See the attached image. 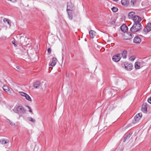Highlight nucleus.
I'll list each match as a JSON object with an SVG mask.
<instances>
[{"mask_svg":"<svg viewBox=\"0 0 151 151\" xmlns=\"http://www.w3.org/2000/svg\"><path fill=\"white\" fill-rule=\"evenodd\" d=\"M13 110L15 112L18 114L19 115H21V116L25 113V110L24 108L21 105H19Z\"/></svg>","mask_w":151,"mask_h":151,"instance_id":"1","label":"nucleus"},{"mask_svg":"<svg viewBox=\"0 0 151 151\" xmlns=\"http://www.w3.org/2000/svg\"><path fill=\"white\" fill-rule=\"evenodd\" d=\"M141 24H134L130 28V30L132 32H136L139 31L142 28Z\"/></svg>","mask_w":151,"mask_h":151,"instance_id":"2","label":"nucleus"},{"mask_svg":"<svg viewBox=\"0 0 151 151\" xmlns=\"http://www.w3.org/2000/svg\"><path fill=\"white\" fill-rule=\"evenodd\" d=\"M122 65H124L125 68L127 70H131L133 68V65L132 63L128 62H124L122 63Z\"/></svg>","mask_w":151,"mask_h":151,"instance_id":"3","label":"nucleus"},{"mask_svg":"<svg viewBox=\"0 0 151 151\" xmlns=\"http://www.w3.org/2000/svg\"><path fill=\"white\" fill-rule=\"evenodd\" d=\"M142 115L141 113H138L134 117L132 121V123L135 124L138 122L141 119Z\"/></svg>","mask_w":151,"mask_h":151,"instance_id":"4","label":"nucleus"},{"mask_svg":"<svg viewBox=\"0 0 151 151\" xmlns=\"http://www.w3.org/2000/svg\"><path fill=\"white\" fill-rule=\"evenodd\" d=\"M71 8L70 6V5L68 4L67 11L68 12V15L69 19L70 20H72L73 18V16L72 14V10H71Z\"/></svg>","mask_w":151,"mask_h":151,"instance_id":"5","label":"nucleus"},{"mask_svg":"<svg viewBox=\"0 0 151 151\" xmlns=\"http://www.w3.org/2000/svg\"><path fill=\"white\" fill-rule=\"evenodd\" d=\"M132 20L134 22V24H141L140 22L142 20L141 18L138 16H134Z\"/></svg>","mask_w":151,"mask_h":151,"instance_id":"6","label":"nucleus"},{"mask_svg":"<svg viewBox=\"0 0 151 151\" xmlns=\"http://www.w3.org/2000/svg\"><path fill=\"white\" fill-rule=\"evenodd\" d=\"M151 30V23H148L143 29V31L145 33H147Z\"/></svg>","mask_w":151,"mask_h":151,"instance_id":"7","label":"nucleus"},{"mask_svg":"<svg viewBox=\"0 0 151 151\" xmlns=\"http://www.w3.org/2000/svg\"><path fill=\"white\" fill-rule=\"evenodd\" d=\"M120 55V54H119L114 55L112 58L113 60L116 62H118L121 59Z\"/></svg>","mask_w":151,"mask_h":151,"instance_id":"8","label":"nucleus"},{"mask_svg":"<svg viewBox=\"0 0 151 151\" xmlns=\"http://www.w3.org/2000/svg\"><path fill=\"white\" fill-rule=\"evenodd\" d=\"M20 93L21 96L25 97L26 99L30 101H32L31 98L27 94L22 92H20Z\"/></svg>","mask_w":151,"mask_h":151,"instance_id":"9","label":"nucleus"},{"mask_svg":"<svg viewBox=\"0 0 151 151\" xmlns=\"http://www.w3.org/2000/svg\"><path fill=\"white\" fill-rule=\"evenodd\" d=\"M147 103H144L142 105L141 110L142 111L145 113H147Z\"/></svg>","mask_w":151,"mask_h":151,"instance_id":"10","label":"nucleus"},{"mask_svg":"<svg viewBox=\"0 0 151 151\" xmlns=\"http://www.w3.org/2000/svg\"><path fill=\"white\" fill-rule=\"evenodd\" d=\"M22 55L23 58L27 59L28 58V55L27 50L24 49L23 52H22Z\"/></svg>","mask_w":151,"mask_h":151,"instance_id":"11","label":"nucleus"},{"mask_svg":"<svg viewBox=\"0 0 151 151\" xmlns=\"http://www.w3.org/2000/svg\"><path fill=\"white\" fill-rule=\"evenodd\" d=\"M120 29L122 32H125L128 30V28L125 24H123L120 27Z\"/></svg>","mask_w":151,"mask_h":151,"instance_id":"12","label":"nucleus"},{"mask_svg":"<svg viewBox=\"0 0 151 151\" xmlns=\"http://www.w3.org/2000/svg\"><path fill=\"white\" fill-rule=\"evenodd\" d=\"M141 42V39L138 36H137L134 37L133 40L134 43H139Z\"/></svg>","mask_w":151,"mask_h":151,"instance_id":"13","label":"nucleus"},{"mask_svg":"<svg viewBox=\"0 0 151 151\" xmlns=\"http://www.w3.org/2000/svg\"><path fill=\"white\" fill-rule=\"evenodd\" d=\"M41 83L40 81H37L34 83L33 86L35 88H38L40 84Z\"/></svg>","mask_w":151,"mask_h":151,"instance_id":"14","label":"nucleus"},{"mask_svg":"<svg viewBox=\"0 0 151 151\" xmlns=\"http://www.w3.org/2000/svg\"><path fill=\"white\" fill-rule=\"evenodd\" d=\"M136 15H135V13L133 12H130L128 14V17L129 19H133V18Z\"/></svg>","mask_w":151,"mask_h":151,"instance_id":"15","label":"nucleus"},{"mask_svg":"<svg viewBox=\"0 0 151 151\" xmlns=\"http://www.w3.org/2000/svg\"><path fill=\"white\" fill-rule=\"evenodd\" d=\"M57 61V60L56 58H52V61L51 63L50 64V65L53 67L55 65Z\"/></svg>","mask_w":151,"mask_h":151,"instance_id":"16","label":"nucleus"},{"mask_svg":"<svg viewBox=\"0 0 151 151\" xmlns=\"http://www.w3.org/2000/svg\"><path fill=\"white\" fill-rule=\"evenodd\" d=\"M89 34L91 37V38H94V37L96 36V32L93 30H91L89 32Z\"/></svg>","mask_w":151,"mask_h":151,"instance_id":"17","label":"nucleus"},{"mask_svg":"<svg viewBox=\"0 0 151 151\" xmlns=\"http://www.w3.org/2000/svg\"><path fill=\"white\" fill-rule=\"evenodd\" d=\"M9 140L5 139H2L0 140V143L2 144H5L9 143Z\"/></svg>","mask_w":151,"mask_h":151,"instance_id":"18","label":"nucleus"},{"mask_svg":"<svg viewBox=\"0 0 151 151\" xmlns=\"http://www.w3.org/2000/svg\"><path fill=\"white\" fill-rule=\"evenodd\" d=\"M140 63L139 62H136L134 65V67L136 69H139L140 68Z\"/></svg>","mask_w":151,"mask_h":151,"instance_id":"19","label":"nucleus"},{"mask_svg":"<svg viewBox=\"0 0 151 151\" xmlns=\"http://www.w3.org/2000/svg\"><path fill=\"white\" fill-rule=\"evenodd\" d=\"M121 2L122 4L127 6L128 4L129 1L128 0H122Z\"/></svg>","mask_w":151,"mask_h":151,"instance_id":"20","label":"nucleus"},{"mask_svg":"<svg viewBox=\"0 0 151 151\" xmlns=\"http://www.w3.org/2000/svg\"><path fill=\"white\" fill-rule=\"evenodd\" d=\"M127 52L126 50H124L122 53V57L124 58H126L127 57Z\"/></svg>","mask_w":151,"mask_h":151,"instance_id":"21","label":"nucleus"},{"mask_svg":"<svg viewBox=\"0 0 151 151\" xmlns=\"http://www.w3.org/2000/svg\"><path fill=\"white\" fill-rule=\"evenodd\" d=\"M3 90L6 92H7L9 91V87L7 86L4 85L3 87Z\"/></svg>","mask_w":151,"mask_h":151,"instance_id":"22","label":"nucleus"},{"mask_svg":"<svg viewBox=\"0 0 151 151\" xmlns=\"http://www.w3.org/2000/svg\"><path fill=\"white\" fill-rule=\"evenodd\" d=\"M127 34L128 35L129 37L126 39V40H130L133 37L132 36L133 35L132 33H128Z\"/></svg>","mask_w":151,"mask_h":151,"instance_id":"23","label":"nucleus"},{"mask_svg":"<svg viewBox=\"0 0 151 151\" xmlns=\"http://www.w3.org/2000/svg\"><path fill=\"white\" fill-rule=\"evenodd\" d=\"M132 134H129L128 135H127L126 136L124 137V139L123 142H124L127 139H128L131 137Z\"/></svg>","mask_w":151,"mask_h":151,"instance_id":"24","label":"nucleus"},{"mask_svg":"<svg viewBox=\"0 0 151 151\" xmlns=\"http://www.w3.org/2000/svg\"><path fill=\"white\" fill-rule=\"evenodd\" d=\"M3 21L5 23L7 22L8 24L10 26L11 25V23L9 22V20L6 19L4 18L3 19Z\"/></svg>","mask_w":151,"mask_h":151,"instance_id":"25","label":"nucleus"},{"mask_svg":"<svg viewBox=\"0 0 151 151\" xmlns=\"http://www.w3.org/2000/svg\"><path fill=\"white\" fill-rule=\"evenodd\" d=\"M7 122L10 124L11 126H13L15 125V124L13 123L12 122L10 121L9 119H7Z\"/></svg>","mask_w":151,"mask_h":151,"instance_id":"26","label":"nucleus"},{"mask_svg":"<svg viewBox=\"0 0 151 151\" xmlns=\"http://www.w3.org/2000/svg\"><path fill=\"white\" fill-rule=\"evenodd\" d=\"M111 10L113 12H116L117 11L118 9L115 7H114L111 8Z\"/></svg>","mask_w":151,"mask_h":151,"instance_id":"27","label":"nucleus"},{"mask_svg":"<svg viewBox=\"0 0 151 151\" xmlns=\"http://www.w3.org/2000/svg\"><path fill=\"white\" fill-rule=\"evenodd\" d=\"M28 120L32 122H35V120L34 119L32 118L31 117H29L28 118Z\"/></svg>","mask_w":151,"mask_h":151,"instance_id":"28","label":"nucleus"},{"mask_svg":"<svg viewBox=\"0 0 151 151\" xmlns=\"http://www.w3.org/2000/svg\"><path fill=\"white\" fill-rule=\"evenodd\" d=\"M135 59L134 56H132L129 58V59L130 61H133Z\"/></svg>","mask_w":151,"mask_h":151,"instance_id":"29","label":"nucleus"},{"mask_svg":"<svg viewBox=\"0 0 151 151\" xmlns=\"http://www.w3.org/2000/svg\"><path fill=\"white\" fill-rule=\"evenodd\" d=\"M137 1L136 0H131V4L133 5L134 4L136 3Z\"/></svg>","mask_w":151,"mask_h":151,"instance_id":"30","label":"nucleus"},{"mask_svg":"<svg viewBox=\"0 0 151 151\" xmlns=\"http://www.w3.org/2000/svg\"><path fill=\"white\" fill-rule=\"evenodd\" d=\"M12 43L15 47H16L17 46V44L16 43V42H15V41H12Z\"/></svg>","mask_w":151,"mask_h":151,"instance_id":"31","label":"nucleus"},{"mask_svg":"<svg viewBox=\"0 0 151 151\" xmlns=\"http://www.w3.org/2000/svg\"><path fill=\"white\" fill-rule=\"evenodd\" d=\"M147 101L149 103L151 104V97L148 99Z\"/></svg>","mask_w":151,"mask_h":151,"instance_id":"32","label":"nucleus"},{"mask_svg":"<svg viewBox=\"0 0 151 151\" xmlns=\"http://www.w3.org/2000/svg\"><path fill=\"white\" fill-rule=\"evenodd\" d=\"M47 52L49 53H51V50L50 48H49L47 49Z\"/></svg>","mask_w":151,"mask_h":151,"instance_id":"33","label":"nucleus"},{"mask_svg":"<svg viewBox=\"0 0 151 151\" xmlns=\"http://www.w3.org/2000/svg\"><path fill=\"white\" fill-rule=\"evenodd\" d=\"M29 112L31 113L32 114H33V113L32 112V110L31 109H29Z\"/></svg>","mask_w":151,"mask_h":151,"instance_id":"34","label":"nucleus"},{"mask_svg":"<svg viewBox=\"0 0 151 151\" xmlns=\"http://www.w3.org/2000/svg\"><path fill=\"white\" fill-rule=\"evenodd\" d=\"M16 68L17 69H19V66H16Z\"/></svg>","mask_w":151,"mask_h":151,"instance_id":"35","label":"nucleus"},{"mask_svg":"<svg viewBox=\"0 0 151 151\" xmlns=\"http://www.w3.org/2000/svg\"><path fill=\"white\" fill-rule=\"evenodd\" d=\"M26 106L29 109H31L30 107L29 106Z\"/></svg>","mask_w":151,"mask_h":151,"instance_id":"36","label":"nucleus"},{"mask_svg":"<svg viewBox=\"0 0 151 151\" xmlns=\"http://www.w3.org/2000/svg\"><path fill=\"white\" fill-rule=\"evenodd\" d=\"M17 0H10V1H11L12 2H15Z\"/></svg>","mask_w":151,"mask_h":151,"instance_id":"37","label":"nucleus"},{"mask_svg":"<svg viewBox=\"0 0 151 151\" xmlns=\"http://www.w3.org/2000/svg\"><path fill=\"white\" fill-rule=\"evenodd\" d=\"M115 23V22H112L111 24H114Z\"/></svg>","mask_w":151,"mask_h":151,"instance_id":"38","label":"nucleus"},{"mask_svg":"<svg viewBox=\"0 0 151 151\" xmlns=\"http://www.w3.org/2000/svg\"><path fill=\"white\" fill-rule=\"evenodd\" d=\"M63 53L62 54V60H63Z\"/></svg>","mask_w":151,"mask_h":151,"instance_id":"39","label":"nucleus"},{"mask_svg":"<svg viewBox=\"0 0 151 151\" xmlns=\"http://www.w3.org/2000/svg\"><path fill=\"white\" fill-rule=\"evenodd\" d=\"M24 39V37H21L20 38V39H21V40H22V39Z\"/></svg>","mask_w":151,"mask_h":151,"instance_id":"40","label":"nucleus"},{"mask_svg":"<svg viewBox=\"0 0 151 151\" xmlns=\"http://www.w3.org/2000/svg\"><path fill=\"white\" fill-rule=\"evenodd\" d=\"M26 45H29V43L27 44V41L26 42Z\"/></svg>","mask_w":151,"mask_h":151,"instance_id":"41","label":"nucleus"},{"mask_svg":"<svg viewBox=\"0 0 151 151\" xmlns=\"http://www.w3.org/2000/svg\"><path fill=\"white\" fill-rule=\"evenodd\" d=\"M71 6H72V8L73 6V5H72V4H71Z\"/></svg>","mask_w":151,"mask_h":151,"instance_id":"42","label":"nucleus"},{"mask_svg":"<svg viewBox=\"0 0 151 151\" xmlns=\"http://www.w3.org/2000/svg\"><path fill=\"white\" fill-rule=\"evenodd\" d=\"M22 43H23L24 42H22Z\"/></svg>","mask_w":151,"mask_h":151,"instance_id":"43","label":"nucleus"}]
</instances>
